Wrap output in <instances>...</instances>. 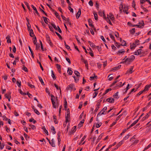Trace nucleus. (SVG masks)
<instances>
[{
	"label": "nucleus",
	"mask_w": 151,
	"mask_h": 151,
	"mask_svg": "<svg viewBox=\"0 0 151 151\" xmlns=\"http://www.w3.org/2000/svg\"><path fill=\"white\" fill-rule=\"evenodd\" d=\"M133 68V66L131 67V68L128 69V70L127 71V73H129L130 74L132 73L133 72V71H132Z\"/></svg>",
	"instance_id": "f8f14e48"
},
{
	"label": "nucleus",
	"mask_w": 151,
	"mask_h": 151,
	"mask_svg": "<svg viewBox=\"0 0 151 151\" xmlns=\"http://www.w3.org/2000/svg\"><path fill=\"white\" fill-rule=\"evenodd\" d=\"M51 101L52 102V106L54 108H56V105L55 102H54V100H52V99H51Z\"/></svg>",
	"instance_id": "aec40b11"
},
{
	"label": "nucleus",
	"mask_w": 151,
	"mask_h": 151,
	"mask_svg": "<svg viewBox=\"0 0 151 151\" xmlns=\"http://www.w3.org/2000/svg\"><path fill=\"white\" fill-rule=\"evenodd\" d=\"M51 128V132H52V133L53 134H55L56 133V132L55 131L54 127L53 126H52Z\"/></svg>",
	"instance_id": "b1692460"
},
{
	"label": "nucleus",
	"mask_w": 151,
	"mask_h": 151,
	"mask_svg": "<svg viewBox=\"0 0 151 151\" xmlns=\"http://www.w3.org/2000/svg\"><path fill=\"white\" fill-rule=\"evenodd\" d=\"M70 112L69 111L67 112V115L65 116V118H69L70 117Z\"/></svg>",
	"instance_id": "052dcab7"
},
{
	"label": "nucleus",
	"mask_w": 151,
	"mask_h": 151,
	"mask_svg": "<svg viewBox=\"0 0 151 151\" xmlns=\"http://www.w3.org/2000/svg\"><path fill=\"white\" fill-rule=\"evenodd\" d=\"M76 126H74L71 129L70 132V134H71L74 133L76 131Z\"/></svg>",
	"instance_id": "9d476101"
},
{
	"label": "nucleus",
	"mask_w": 151,
	"mask_h": 151,
	"mask_svg": "<svg viewBox=\"0 0 151 151\" xmlns=\"http://www.w3.org/2000/svg\"><path fill=\"white\" fill-rule=\"evenodd\" d=\"M124 141L123 140H122L120 141L119 144L117 145V148L118 147L120 146L123 143Z\"/></svg>",
	"instance_id": "c03bdc74"
},
{
	"label": "nucleus",
	"mask_w": 151,
	"mask_h": 151,
	"mask_svg": "<svg viewBox=\"0 0 151 151\" xmlns=\"http://www.w3.org/2000/svg\"><path fill=\"white\" fill-rule=\"evenodd\" d=\"M122 82H120L119 83H118L117 84H116V85L114 87V89H116L117 87H121L122 86Z\"/></svg>",
	"instance_id": "393cba45"
},
{
	"label": "nucleus",
	"mask_w": 151,
	"mask_h": 151,
	"mask_svg": "<svg viewBox=\"0 0 151 151\" xmlns=\"http://www.w3.org/2000/svg\"><path fill=\"white\" fill-rule=\"evenodd\" d=\"M86 135H84L83 137L82 138L81 142L79 143V145H80L81 143V142L83 141L86 138Z\"/></svg>",
	"instance_id": "79ce46f5"
},
{
	"label": "nucleus",
	"mask_w": 151,
	"mask_h": 151,
	"mask_svg": "<svg viewBox=\"0 0 151 151\" xmlns=\"http://www.w3.org/2000/svg\"><path fill=\"white\" fill-rule=\"evenodd\" d=\"M47 40L48 41V43L49 44L50 46H52V44L51 42V40H50V38L49 37H47Z\"/></svg>",
	"instance_id": "c85d7f7f"
},
{
	"label": "nucleus",
	"mask_w": 151,
	"mask_h": 151,
	"mask_svg": "<svg viewBox=\"0 0 151 151\" xmlns=\"http://www.w3.org/2000/svg\"><path fill=\"white\" fill-rule=\"evenodd\" d=\"M53 117L54 119V122L55 124H57L58 123V122L57 121L56 116L55 115H54L53 116Z\"/></svg>",
	"instance_id": "cd10ccee"
},
{
	"label": "nucleus",
	"mask_w": 151,
	"mask_h": 151,
	"mask_svg": "<svg viewBox=\"0 0 151 151\" xmlns=\"http://www.w3.org/2000/svg\"><path fill=\"white\" fill-rule=\"evenodd\" d=\"M35 45H36V50H38L40 47L39 44L37 43Z\"/></svg>",
	"instance_id": "09e8293b"
},
{
	"label": "nucleus",
	"mask_w": 151,
	"mask_h": 151,
	"mask_svg": "<svg viewBox=\"0 0 151 151\" xmlns=\"http://www.w3.org/2000/svg\"><path fill=\"white\" fill-rule=\"evenodd\" d=\"M56 65L58 70H61V67L60 65L58 64H56Z\"/></svg>",
	"instance_id": "4d7b16f0"
},
{
	"label": "nucleus",
	"mask_w": 151,
	"mask_h": 151,
	"mask_svg": "<svg viewBox=\"0 0 151 151\" xmlns=\"http://www.w3.org/2000/svg\"><path fill=\"white\" fill-rule=\"evenodd\" d=\"M149 115L148 114H147L145 116V117H143L142 119V121H143L145 120L146 119H147L149 117Z\"/></svg>",
	"instance_id": "603ef678"
},
{
	"label": "nucleus",
	"mask_w": 151,
	"mask_h": 151,
	"mask_svg": "<svg viewBox=\"0 0 151 151\" xmlns=\"http://www.w3.org/2000/svg\"><path fill=\"white\" fill-rule=\"evenodd\" d=\"M89 4L91 6H92L93 5V3L91 0H90L88 2Z\"/></svg>",
	"instance_id": "0e129e2a"
},
{
	"label": "nucleus",
	"mask_w": 151,
	"mask_h": 151,
	"mask_svg": "<svg viewBox=\"0 0 151 151\" xmlns=\"http://www.w3.org/2000/svg\"><path fill=\"white\" fill-rule=\"evenodd\" d=\"M88 22L89 23V25L94 30H95V28L94 25H93L92 23V21L91 19H89L88 20Z\"/></svg>",
	"instance_id": "423d86ee"
},
{
	"label": "nucleus",
	"mask_w": 151,
	"mask_h": 151,
	"mask_svg": "<svg viewBox=\"0 0 151 151\" xmlns=\"http://www.w3.org/2000/svg\"><path fill=\"white\" fill-rule=\"evenodd\" d=\"M122 42V43L120 44V45L126 46L127 45L125 41L124 40H123L122 42Z\"/></svg>",
	"instance_id": "58836bf2"
},
{
	"label": "nucleus",
	"mask_w": 151,
	"mask_h": 151,
	"mask_svg": "<svg viewBox=\"0 0 151 151\" xmlns=\"http://www.w3.org/2000/svg\"><path fill=\"white\" fill-rule=\"evenodd\" d=\"M74 73L77 77H79L80 76V73L78 71H75L74 72Z\"/></svg>",
	"instance_id": "72a5a7b5"
},
{
	"label": "nucleus",
	"mask_w": 151,
	"mask_h": 151,
	"mask_svg": "<svg viewBox=\"0 0 151 151\" xmlns=\"http://www.w3.org/2000/svg\"><path fill=\"white\" fill-rule=\"evenodd\" d=\"M136 46V45L134 43H133L132 45H130V48L131 49H134Z\"/></svg>",
	"instance_id": "a878e982"
},
{
	"label": "nucleus",
	"mask_w": 151,
	"mask_h": 151,
	"mask_svg": "<svg viewBox=\"0 0 151 151\" xmlns=\"http://www.w3.org/2000/svg\"><path fill=\"white\" fill-rule=\"evenodd\" d=\"M151 87V83L148 85H146L143 90V91L145 92L146 91H147L149 90V88Z\"/></svg>",
	"instance_id": "39448f33"
},
{
	"label": "nucleus",
	"mask_w": 151,
	"mask_h": 151,
	"mask_svg": "<svg viewBox=\"0 0 151 151\" xmlns=\"http://www.w3.org/2000/svg\"><path fill=\"white\" fill-rule=\"evenodd\" d=\"M42 129H43L44 132L46 133L47 135H48V133L45 127V126L43 127Z\"/></svg>",
	"instance_id": "5701e85b"
},
{
	"label": "nucleus",
	"mask_w": 151,
	"mask_h": 151,
	"mask_svg": "<svg viewBox=\"0 0 151 151\" xmlns=\"http://www.w3.org/2000/svg\"><path fill=\"white\" fill-rule=\"evenodd\" d=\"M7 40V42L8 43H11V41L10 39V37L9 35H8L6 37Z\"/></svg>",
	"instance_id": "ddd939ff"
},
{
	"label": "nucleus",
	"mask_w": 151,
	"mask_h": 151,
	"mask_svg": "<svg viewBox=\"0 0 151 151\" xmlns=\"http://www.w3.org/2000/svg\"><path fill=\"white\" fill-rule=\"evenodd\" d=\"M15 60L13 63V64L14 65H16V62L19 60V57H18L16 58H15Z\"/></svg>",
	"instance_id": "4be33fe9"
},
{
	"label": "nucleus",
	"mask_w": 151,
	"mask_h": 151,
	"mask_svg": "<svg viewBox=\"0 0 151 151\" xmlns=\"http://www.w3.org/2000/svg\"><path fill=\"white\" fill-rule=\"evenodd\" d=\"M114 99L111 97L107 99L106 101L109 103H112L114 102Z\"/></svg>",
	"instance_id": "0eeeda50"
},
{
	"label": "nucleus",
	"mask_w": 151,
	"mask_h": 151,
	"mask_svg": "<svg viewBox=\"0 0 151 151\" xmlns=\"http://www.w3.org/2000/svg\"><path fill=\"white\" fill-rule=\"evenodd\" d=\"M121 66V65H119L118 66H116L115 67H114L112 68V70H118L120 69Z\"/></svg>",
	"instance_id": "9b49d317"
},
{
	"label": "nucleus",
	"mask_w": 151,
	"mask_h": 151,
	"mask_svg": "<svg viewBox=\"0 0 151 151\" xmlns=\"http://www.w3.org/2000/svg\"><path fill=\"white\" fill-rule=\"evenodd\" d=\"M102 124V123L101 122L99 123H97L96 124V128L99 127H100Z\"/></svg>",
	"instance_id": "de8ad7c7"
},
{
	"label": "nucleus",
	"mask_w": 151,
	"mask_h": 151,
	"mask_svg": "<svg viewBox=\"0 0 151 151\" xmlns=\"http://www.w3.org/2000/svg\"><path fill=\"white\" fill-rule=\"evenodd\" d=\"M29 121L30 122H33L34 124H35L36 122V121L33 118L30 119L29 120Z\"/></svg>",
	"instance_id": "a19ab883"
},
{
	"label": "nucleus",
	"mask_w": 151,
	"mask_h": 151,
	"mask_svg": "<svg viewBox=\"0 0 151 151\" xmlns=\"http://www.w3.org/2000/svg\"><path fill=\"white\" fill-rule=\"evenodd\" d=\"M95 48H96L98 51L100 52L101 51V47H100L99 46H96L95 47Z\"/></svg>",
	"instance_id": "49530a36"
},
{
	"label": "nucleus",
	"mask_w": 151,
	"mask_h": 151,
	"mask_svg": "<svg viewBox=\"0 0 151 151\" xmlns=\"http://www.w3.org/2000/svg\"><path fill=\"white\" fill-rule=\"evenodd\" d=\"M142 50L141 49H139L138 50L136 51H135L134 52V54L135 55H139L142 54Z\"/></svg>",
	"instance_id": "20e7f679"
},
{
	"label": "nucleus",
	"mask_w": 151,
	"mask_h": 151,
	"mask_svg": "<svg viewBox=\"0 0 151 151\" xmlns=\"http://www.w3.org/2000/svg\"><path fill=\"white\" fill-rule=\"evenodd\" d=\"M5 96L7 99L11 98V92H9L8 93L6 94L5 95Z\"/></svg>",
	"instance_id": "4468645a"
},
{
	"label": "nucleus",
	"mask_w": 151,
	"mask_h": 151,
	"mask_svg": "<svg viewBox=\"0 0 151 151\" xmlns=\"http://www.w3.org/2000/svg\"><path fill=\"white\" fill-rule=\"evenodd\" d=\"M43 18L45 22L46 23H47L48 22L47 18V17H43Z\"/></svg>",
	"instance_id": "6e6d98bb"
},
{
	"label": "nucleus",
	"mask_w": 151,
	"mask_h": 151,
	"mask_svg": "<svg viewBox=\"0 0 151 151\" xmlns=\"http://www.w3.org/2000/svg\"><path fill=\"white\" fill-rule=\"evenodd\" d=\"M107 109V107L106 106L100 112H99L97 114V116H100L102 114H106V113H104L105 111Z\"/></svg>",
	"instance_id": "f03ea898"
},
{
	"label": "nucleus",
	"mask_w": 151,
	"mask_h": 151,
	"mask_svg": "<svg viewBox=\"0 0 151 151\" xmlns=\"http://www.w3.org/2000/svg\"><path fill=\"white\" fill-rule=\"evenodd\" d=\"M128 10V7L127 6H124V9L123 10V11L124 12H126V13L127 14L128 13V12H127V11Z\"/></svg>",
	"instance_id": "a211bd4d"
},
{
	"label": "nucleus",
	"mask_w": 151,
	"mask_h": 151,
	"mask_svg": "<svg viewBox=\"0 0 151 151\" xmlns=\"http://www.w3.org/2000/svg\"><path fill=\"white\" fill-rule=\"evenodd\" d=\"M125 52V51L124 49L120 50L118 51L117 54H120L119 53L124 54Z\"/></svg>",
	"instance_id": "412c9836"
},
{
	"label": "nucleus",
	"mask_w": 151,
	"mask_h": 151,
	"mask_svg": "<svg viewBox=\"0 0 151 151\" xmlns=\"http://www.w3.org/2000/svg\"><path fill=\"white\" fill-rule=\"evenodd\" d=\"M93 14H94V15L95 19L96 20H98V16L97 14L96 13H94Z\"/></svg>",
	"instance_id": "37998d69"
},
{
	"label": "nucleus",
	"mask_w": 151,
	"mask_h": 151,
	"mask_svg": "<svg viewBox=\"0 0 151 151\" xmlns=\"http://www.w3.org/2000/svg\"><path fill=\"white\" fill-rule=\"evenodd\" d=\"M27 84L29 86H30L31 88H34L35 86H34L32 85V84H30L29 83H27Z\"/></svg>",
	"instance_id": "13d9d810"
},
{
	"label": "nucleus",
	"mask_w": 151,
	"mask_h": 151,
	"mask_svg": "<svg viewBox=\"0 0 151 151\" xmlns=\"http://www.w3.org/2000/svg\"><path fill=\"white\" fill-rule=\"evenodd\" d=\"M51 73H52L51 76H52V77L53 78L54 80H55L56 79V78L55 77V74L53 73V70H51Z\"/></svg>",
	"instance_id": "e433bc0d"
},
{
	"label": "nucleus",
	"mask_w": 151,
	"mask_h": 151,
	"mask_svg": "<svg viewBox=\"0 0 151 151\" xmlns=\"http://www.w3.org/2000/svg\"><path fill=\"white\" fill-rule=\"evenodd\" d=\"M111 88H108L105 91L104 93L103 94V95H104L106 94L109 91H111Z\"/></svg>",
	"instance_id": "c756f323"
},
{
	"label": "nucleus",
	"mask_w": 151,
	"mask_h": 151,
	"mask_svg": "<svg viewBox=\"0 0 151 151\" xmlns=\"http://www.w3.org/2000/svg\"><path fill=\"white\" fill-rule=\"evenodd\" d=\"M81 10L80 9H79L78 11L77 12L76 14V18L77 19H78L80 15H81Z\"/></svg>",
	"instance_id": "2eb2a0df"
},
{
	"label": "nucleus",
	"mask_w": 151,
	"mask_h": 151,
	"mask_svg": "<svg viewBox=\"0 0 151 151\" xmlns=\"http://www.w3.org/2000/svg\"><path fill=\"white\" fill-rule=\"evenodd\" d=\"M140 118V117H139V119H138L137 120H136V121H134V122H133V123H132V124H131V125L129 126V128H128L127 129H129L130 128H131V127H133V126H134L135 124H136L137 123V122H138V121H139V119Z\"/></svg>",
	"instance_id": "1a4fd4ad"
},
{
	"label": "nucleus",
	"mask_w": 151,
	"mask_h": 151,
	"mask_svg": "<svg viewBox=\"0 0 151 151\" xmlns=\"http://www.w3.org/2000/svg\"><path fill=\"white\" fill-rule=\"evenodd\" d=\"M66 60L67 61L68 63L69 64H71V62L69 58L66 57Z\"/></svg>",
	"instance_id": "e2e57ef3"
},
{
	"label": "nucleus",
	"mask_w": 151,
	"mask_h": 151,
	"mask_svg": "<svg viewBox=\"0 0 151 151\" xmlns=\"http://www.w3.org/2000/svg\"><path fill=\"white\" fill-rule=\"evenodd\" d=\"M38 78L42 84L44 85L45 84L42 78L40 76H38Z\"/></svg>",
	"instance_id": "2f4dec72"
},
{
	"label": "nucleus",
	"mask_w": 151,
	"mask_h": 151,
	"mask_svg": "<svg viewBox=\"0 0 151 151\" xmlns=\"http://www.w3.org/2000/svg\"><path fill=\"white\" fill-rule=\"evenodd\" d=\"M31 6L32 7L33 9L35 11V13L37 14V15L39 16V14L35 6H34L33 5H31Z\"/></svg>",
	"instance_id": "6ab92c4d"
},
{
	"label": "nucleus",
	"mask_w": 151,
	"mask_h": 151,
	"mask_svg": "<svg viewBox=\"0 0 151 151\" xmlns=\"http://www.w3.org/2000/svg\"><path fill=\"white\" fill-rule=\"evenodd\" d=\"M22 69L25 72H28V70L27 68L24 66L22 68Z\"/></svg>",
	"instance_id": "69168bd1"
},
{
	"label": "nucleus",
	"mask_w": 151,
	"mask_h": 151,
	"mask_svg": "<svg viewBox=\"0 0 151 151\" xmlns=\"http://www.w3.org/2000/svg\"><path fill=\"white\" fill-rule=\"evenodd\" d=\"M141 8L143 9L145 12H148V10L146 8L143 7L142 5L141 6Z\"/></svg>",
	"instance_id": "5fc2aeb1"
},
{
	"label": "nucleus",
	"mask_w": 151,
	"mask_h": 151,
	"mask_svg": "<svg viewBox=\"0 0 151 151\" xmlns=\"http://www.w3.org/2000/svg\"><path fill=\"white\" fill-rule=\"evenodd\" d=\"M29 49L31 53L32 57L33 58H34V53H33V51L32 50L30 47L29 46H28Z\"/></svg>",
	"instance_id": "7c9ffc66"
},
{
	"label": "nucleus",
	"mask_w": 151,
	"mask_h": 151,
	"mask_svg": "<svg viewBox=\"0 0 151 151\" xmlns=\"http://www.w3.org/2000/svg\"><path fill=\"white\" fill-rule=\"evenodd\" d=\"M107 22L111 25H112V23H111L110 20L109 19L108 17H107Z\"/></svg>",
	"instance_id": "864d4df0"
},
{
	"label": "nucleus",
	"mask_w": 151,
	"mask_h": 151,
	"mask_svg": "<svg viewBox=\"0 0 151 151\" xmlns=\"http://www.w3.org/2000/svg\"><path fill=\"white\" fill-rule=\"evenodd\" d=\"M108 17H109L110 19L112 20V21H114V15L111 13H109V15H107Z\"/></svg>",
	"instance_id": "6e6552de"
},
{
	"label": "nucleus",
	"mask_w": 151,
	"mask_h": 151,
	"mask_svg": "<svg viewBox=\"0 0 151 151\" xmlns=\"http://www.w3.org/2000/svg\"><path fill=\"white\" fill-rule=\"evenodd\" d=\"M103 133H102L99 135L97 139V142H99L100 141V140L101 139L102 137L103 136Z\"/></svg>",
	"instance_id": "bb28decb"
},
{
	"label": "nucleus",
	"mask_w": 151,
	"mask_h": 151,
	"mask_svg": "<svg viewBox=\"0 0 151 151\" xmlns=\"http://www.w3.org/2000/svg\"><path fill=\"white\" fill-rule=\"evenodd\" d=\"M64 107L65 109V110H66L67 108V102L66 101V99H65L64 100Z\"/></svg>",
	"instance_id": "473e14b6"
},
{
	"label": "nucleus",
	"mask_w": 151,
	"mask_h": 151,
	"mask_svg": "<svg viewBox=\"0 0 151 151\" xmlns=\"http://www.w3.org/2000/svg\"><path fill=\"white\" fill-rule=\"evenodd\" d=\"M66 89L67 90L73 89L74 90H76L74 85L73 84H70L68 85Z\"/></svg>",
	"instance_id": "7ed1b4c3"
},
{
	"label": "nucleus",
	"mask_w": 151,
	"mask_h": 151,
	"mask_svg": "<svg viewBox=\"0 0 151 151\" xmlns=\"http://www.w3.org/2000/svg\"><path fill=\"white\" fill-rule=\"evenodd\" d=\"M123 8L122 3L121 2L119 7V11L121 13L122 12V9Z\"/></svg>",
	"instance_id": "c9c22d12"
},
{
	"label": "nucleus",
	"mask_w": 151,
	"mask_h": 151,
	"mask_svg": "<svg viewBox=\"0 0 151 151\" xmlns=\"http://www.w3.org/2000/svg\"><path fill=\"white\" fill-rule=\"evenodd\" d=\"M52 142H51L50 140H49V143L51 145V146L52 147H55V144L54 143V141L53 139H52L51 140Z\"/></svg>",
	"instance_id": "dca6fc26"
},
{
	"label": "nucleus",
	"mask_w": 151,
	"mask_h": 151,
	"mask_svg": "<svg viewBox=\"0 0 151 151\" xmlns=\"http://www.w3.org/2000/svg\"><path fill=\"white\" fill-rule=\"evenodd\" d=\"M55 33L60 39L62 40V37L59 34L56 32H55Z\"/></svg>",
	"instance_id": "bf43d9fd"
},
{
	"label": "nucleus",
	"mask_w": 151,
	"mask_h": 151,
	"mask_svg": "<svg viewBox=\"0 0 151 151\" xmlns=\"http://www.w3.org/2000/svg\"><path fill=\"white\" fill-rule=\"evenodd\" d=\"M51 25L52 26V27H53V28L55 29V30H57V29H58L57 27H56V25H55V24L52 23L51 24Z\"/></svg>",
	"instance_id": "8fccbe9b"
},
{
	"label": "nucleus",
	"mask_w": 151,
	"mask_h": 151,
	"mask_svg": "<svg viewBox=\"0 0 151 151\" xmlns=\"http://www.w3.org/2000/svg\"><path fill=\"white\" fill-rule=\"evenodd\" d=\"M118 92H117L113 96V97L116 99H118L119 98V96H118Z\"/></svg>",
	"instance_id": "f3484780"
},
{
	"label": "nucleus",
	"mask_w": 151,
	"mask_h": 151,
	"mask_svg": "<svg viewBox=\"0 0 151 151\" xmlns=\"http://www.w3.org/2000/svg\"><path fill=\"white\" fill-rule=\"evenodd\" d=\"M68 74L70 75H71L73 73L72 71L71 70V69H70L69 68H68Z\"/></svg>",
	"instance_id": "4c0bfd02"
},
{
	"label": "nucleus",
	"mask_w": 151,
	"mask_h": 151,
	"mask_svg": "<svg viewBox=\"0 0 151 151\" xmlns=\"http://www.w3.org/2000/svg\"><path fill=\"white\" fill-rule=\"evenodd\" d=\"M34 112L35 113H36L37 114L39 115L40 114V113L36 109H34Z\"/></svg>",
	"instance_id": "338daca9"
},
{
	"label": "nucleus",
	"mask_w": 151,
	"mask_h": 151,
	"mask_svg": "<svg viewBox=\"0 0 151 151\" xmlns=\"http://www.w3.org/2000/svg\"><path fill=\"white\" fill-rule=\"evenodd\" d=\"M151 147V143L147 147L145 148V150H147Z\"/></svg>",
	"instance_id": "774afa93"
},
{
	"label": "nucleus",
	"mask_w": 151,
	"mask_h": 151,
	"mask_svg": "<svg viewBox=\"0 0 151 151\" xmlns=\"http://www.w3.org/2000/svg\"><path fill=\"white\" fill-rule=\"evenodd\" d=\"M29 126L32 129L34 130L36 129L35 126L34 125H29Z\"/></svg>",
	"instance_id": "3c124183"
},
{
	"label": "nucleus",
	"mask_w": 151,
	"mask_h": 151,
	"mask_svg": "<svg viewBox=\"0 0 151 151\" xmlns=\"http://www.w3.org/2000/svg\"><path fill=\"white\" fill-rule=\"evenodd\" d=\"M139 24H142V25H140V26H141V28H142L143 27V26H144V22L143 21H141V22H140L139 23Z\"/></svg>",
	"instance_id": "a18cd8bd"
},
{
	"label": "nucleus",
	"mask_w": 151,
	"mask_h": 151,
	"mask_svg": "<svg viewBox=\"0 0 151 151\" xmlns=\"http://www.w3.org/2000/svg\"><path fill=\"white\" fill-rule=\"evenodd\" d=\"M66 21V23L69 24V25H71V22H70V19L69 18H68L65 20Z\"/></svg>",
	"instance_id": "ea45409f"
},
{
	"label": "nucleus",
	"mask_w": 151,
	"mask_h": 151,
	"mask_svg": "<svg viewBox=\"0 0 151 151\" xmlns=\"http://www.w3.org/2000/svg\"><path fill=\"white\" fill-rule=\"evenodd\" d=\"M17 86L19 87H20V86L21 85V81H17Z\"/></svg>",
	"instance_id": "680f3d73"
},
{
	"label": "nucleus",
	"mask_w": 151,
	"mask_h": 151,
	"mask_svg": "<svg viewBox=\"0 0 151 151\" xmlns=\"http://www.w3.org/2000/svg\"><path fill=\"white\" fill-rule=\"evenodd\" d=\"M135 32V28H133L131 30H130V32L131 34H133Z\"/></svg>",
	"instance_id": "f704fd0d"
},
{
	"label": "nucleus",
	"mask_w": 151,
	"mask_h": 151,
	"mask_svg": "<svg viewBox=\"0 0 151 151\" xmlns=\"http://www.w3.org/2000/svg\"><path fill=\"white\" fill-rule=\"evenodd\" d=\"M135 57L133 55H131L129 58H127L122 63H126L127 64H129L134 59Z\"/></svg>",
	"instance_id": "f257e3e1"
}]
</instances>
